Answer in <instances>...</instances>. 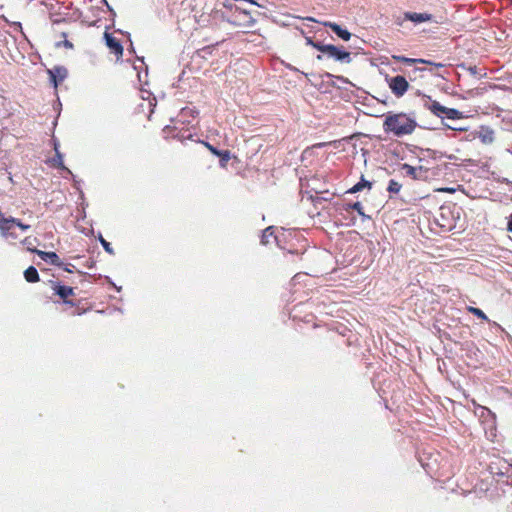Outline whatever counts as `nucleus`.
<instances>
[{
  "instance_id": "15",
  "label": "nucleus",
  "mask_w": 512,
  "mask_h": 512,
  "mask_svg": "<svg viewBox=\"0 0 512 512\" xmlns=\"http://www.w3.org/2000/svg\"><path fill=\"white\" fill-rule=\"evenodd\" d=\"M343 209L345 211H347V212L350 211V210L357 211V213L360 216L365 217L364 209H363V206H362L361 202H354V203L344 204L343 205Z\"/></svg>"
},
{
  "instance_id": "30",
  "label": "nucleus",
  "mask_w": 512,
  "mask_h": 512,
  "mask_svg": "<svg viewBox=\"0 0 512 512\" xmlns=\"http://www.w3.org/2000/svg\"><path fill=\"white\" fill-rule=\"evenodd\" d=\"M424 70H425L424 68H418V67H417V68H415L412 72H413V74L416 76V74H417L418 72H422V71H424Z\"/></svg>"
},
{
  "instance_id": "19",
  "label": "nucleus",
  "mask_w": 512,
  "mask_h": 512,
  "mask_svg": "<svg viewBox=\"0 0 512 512\" xmlns=\"http://www.w3.org/2000/svg\"><path fill=\"white\" fill-rule=\"evenodd\" d=\"M217 156L220 158L219 163L222 168H226L228 161L231 159L229 150H220Z\"/></svg>"
},
{
  "instance_id": "7",
  "label": "nucleus",
  "mask_w": 512,
  "mask_h": 512,
  "mask_svg": "<svg viewBox=\"0 0 512 512\" xmlns=\"http://www.w3.org/2000/svg\"><path fill=\"white\" fill-rule=\"evenodd\" d=\"M29 250L36 253L37 255H39L42 260L49 262L50 264H52L54 266H57V267L63 266V262L61 261L60 257L55 252H45V251L31 249V248H29Z\"/></svg>"
},
{
  "instance_id": "18",
  "label": "nucleus",
  "mask_w": 512,
  "mask_h": 512,
  "mask_svg": "<svg viewBox=\"0 0 512 512\" xmlns=\"http://www.w3.org/2000/svg\"><path fill=\"white\" fill-rule=\"evenodd\" d=\"M271 237L276 238L274 236V228L272 226L267 227L266 229L263 230L261 235V243L263 245L269 244Z\"/></svg>"
},
{
  "instance_id": "25",
  "label": "nucleus",
  "mask_w": 512,
  "mask_h": 512,
  "mask_svg": "<svg viewBox=\"0 0 512 512\" xmlns=\"http://www.w3.org/2000/svg\"><path fill=\"white\" fill-rule=\"evenodd\" d=\"M201 143L213 154V155H216L219 154V151L216 147H214L213 145H211L209 142H206V141H201Z\"/></svg>"
},
{
  "instance_id": "1",
  "label": "nucleus",
  "mask_w": 512,
  "mask_h": 512,
  "mask_svg": "<svg viewBox=\"0 0 512 512\" xmlns=\"http://www.w3.org/2000/svg\"><path fill=\"white\" fill-rule=\"evenodd\" d=\"M418 124L413 114L404 112H389L383 122L385 133L392 134L395 137L411 135L416 130Z\"/></svg>"
},
{
  "instance_id": "5",
  "label": "nucleus",
  "mask_w": 512,
  "mask_h": 512,
  "mask_svg": "<svg viewBox=\"0 0 512 512\" xmlns=\"http://www.w3.org/2000/svg\"><path fill=\"white\" fill-rule=\"evenodd\" d=\"M387 81L391 92L398 98L402 97L409 89V83L404 76L397 75Z\"/></svg>"
},
{
  "instance_id": "29",
  "label": "nucleus",
  "mask_w": 512,
  "mask_h": 512,
  "mask_svg": "<svg viewBox=\"0 0 512 512\" xmlns=\"http://www.w3.org/2000/svg\"><path fill=\"white\" fill-rule=\"evenodd\" d=\"M61 268H62L64 271H66V272L72 273V272L74 271L75 266H74V265H72V264H70V263H68V264H64V263H63V266H62Z\"/></svg>"
},
{
  "instance_id": "6",
  "label": "nucleus",
  "mask_w": 512,
  "mask_h": 512,
  "mask_svg": "<svg viewBox=\"0 0 512 512\" xmlns=\"http://www.w3.org/2000/svg\"><path fill=\"white\" fill-rule=\"evenodd\" d=\"M47 73L49 74L50 81L54 88H57L58 85L66 79L68 70L64 66H55L52 69H49Z\"/></svg>"
},
{
  "instance_id": "16",
  "label": "nucleus",
  "mask_w": 512,
  "mask_h": 512,
  "mask_svg": "<svg viewBox=\"0 0 512 512\" xmlns=\"http://www.w3.org/2000/svg\"><path fill=\"white\" fill-rule=\"evenodd\" d=\"M422 167L416 168L407 163L402 165V170L405 171L406 175L411 177L412 179H418V171H421Z\"/></svg>"
},
{
  "instance_id": "4",
  "label": "nucleus",
  "mask_w": 512,
  "mask_h": 512,
  "mask_svg": "<svg viewBox=\"0 0 512 512\" xmlns=\"http://www.w3.org/2000/svg\"><path fill=\"white\" fill-rule=\"evenodd\" d=\"M104 39L109 52L115 56V61H121L124 49L120 40L116 38L112 33L107 31L104 33Z\"/></svg>"
},
{
  "instance_id": "8",
  "label": "nucleus",
  "mask_w": 512,
  "mask_h": 512,
  "mask_svg": "<svg viewBox=\"0 0 512 512\" xmlns=\"http://www.w3.org/2000/svg\"><path fill=\"white\" fill-rule=\"evenodd\" d=\"M404 20L411 21L419 24L423 22L433 21V15L430 13H417V12H405L403 14Z\"/></svg>"
},
{
  "instance_id": "14",
  "label": "nucleus",
  "mask_w": 512,
  "mask_h": 512,
  "mask_svg": "<svg viewBox=\"0 0 512 512\" xmlns=\"http://www.w3.org/2000/svg\"><path fill=\"white\" fill-rule=\"evenodd\" d=\"M372 187V183L365 180L363 177L361 178V181H359L358 183H356L353 187H351L347 193H351V194H354V193H357L359 191H361L362 189L364 188H368V189H371Z\"/></svg>"
},
{
  "instance_id": "26",
  "label": "nucleus",
  "mask_w": 512,
  "mask_h": 512,
  "mask_svg": "<svg viewBox=\"0 0 512 512\" xmlns=\"http://www.w3.org/2000/svg\"><path fill=\"white\" fill-rule=\"evenodd\" d=\"M306 44L312 46L313 48L318 50V47H323L324 44L320 42H315L311 37H306Z\"/></svg>"
},
{
  "instance_id": "34",
  "label": "nucleus",
  "mask_w": 512,
  "mask_h": 512,
  "mask_svg": "<svg viewBox=\"0 0 512 512\" xmlns=\"http://www.w3.org/2000/svg\"><path fill=\"white\" fill-rule=\"evenodd\" d=\"M317 59H318V60H321V59H322V56H321V55H318V56H317Z\"/></svg>"
},
{
  "instance_id": "23",
  "label": "nucleus",
  "mask_w": 512,
  "mask_h": 512,
  "mask_svg": "<svg viewBox=\"0 0 512 512\" xmlns=\"http://www.w3.org/2000/svg\"><path fill=\"white\" fill-rule=\"evenodd\" d=\"M61 37L64 38V40L62 42H58L57 43V46H61L63 45L65 48L67 49H72L73 48V44L72 42H70L69 40H67V33L66 32H62L61 34Z\"/></svg>"
},
{
  "instance_id": "3",
  "label": "nucleus",
  "mask_w": 512,
  "mask_h": 512,
  "mask_svg": "<svg viewBox=\"0 0 512 512\" xmlns=\"http://www.w3.org/2000/svg\"><path fill=\"white\" fill-rule=\"evenodd\" d=\"M318 51L328 55V57L336 61L349 63L351 61L350 53L342 50L335 45L324 44L323 47H318Z\"/></svg>"
},
{
  "instance_id": "13",
  "label": "nucleus",
  "mask_w": 512,
  "mask_h": 512,
  "mask_svg": "<svg viewBox=\"0 0 512 512\" xmlns=\"http://www.w3.org/2000/svg\"><path fill=\"white\" fill-rule=\"evenodd\" d=\"M24 278L29 283H36L40 280L38 271L34 266H29L24 271Z\"/></svg>"
},
{
  "instance_id": "32",
  "label": "nucleus",
  "mask_w": 512,
  "mask_h": 512,
  "mask_svg": "<svg viewBox=\"0 0 512 512\" xmlns=\"http://www.w3.org/2000/svg\"><path fill=\"white\" fill-rule=\"evenodd\" d=\"M440 191H444V192H453L454 190L451 189V188H443V189H440Z\"/></svg>"
},
{
  "instance_id": "31",
  "label": "nucleus",
  "mask_w": 512,
  "mask_h": 512,
  "mask_svg": "<svg viewBox=\"0 0 512 512\" xmlns=\"http://www.w3.org/2000/svg\"><path fill=\"white\" fill-rule=\"evenodd\" d=\"M507 229H508V231L512 232V216H511V218H510V220L508 222Z\"/></svg>"
},
{
  "instance_id": "33",
  "label": "nucleus",
  "mask_w": 512,
  "mask_h": 512,
  "mask_svg": "<svg viewBox=\"0 0 512 512\" xmlns=\"http://www.w3.org/2000/svg\"><path fill=\"white\" fill-rule=\"evenodd\" d=\"M306 20L311 21V22H316V20L313 17H307Z\"/></svg>"
},
{
  "instance_id": "22",
  "label": "nucleus",
  "mask_w": 512,
  "mask_h": 512,
  "mask_svg": "<svg viewBox=\"0 0 512 512\" xmlns=\"http://www.w3.org/2000/svg\"><path fill=\"white\" fill-rule=\"evenodd\" d=\"M402 184L398 181L391 179L388 183L387 191L391 194H397L400 192Z\"/></svg>"
},
{
  "instance_id": "11",
  "label": "nucleus",
  "mask_w": 512,
  "mask_h": 512,
  "mask_svg": "<svg viewBox=\"0 0 512 512\" xmlns=\"http://www.w3.org/2000/svg\"><path fill=\"white\" fill-rule=\"evenodd\" d=\"M323 25L325 27H329L338 37L343 39L344 41H348L351 38V33L343 29L340 25L334 23V22H323Z\"/></svg>"
},
{
  "instance_id": "2",
  "label": "nucleus",
  "mask_w": 512,
  "mask_h": 512,
  "mask_svg": "<svg viewBox=\"0 0 512 512\" xmlns=\"http://www.w3.org/2000/svg\"><path fill=\"white\" fill-rule=\"evenodd\" d=\"M52 290L55 295L59 296L63 303V311L71 316L82 315L85 309L79 307V305L71 298L75 296L74 288L65 286L59 282H53Z\"/></svg>"
},
{
  "instance_id": "20",
  "label": "nucleus",
  "mask_w": 512,
  "mask_h": 512,
  "mask_svg": "<svg viewBox=\"0 0 512 512\" xmlns=\"http://www.w3.org/2000/svg\"><path fill=\"white\" fill-rule=\"evenodd\" d=\"M173 138L184 142L185 140H191L193 138V134L190 130H180L175 135H173Z\"/></svg>"
},
{
  "instance_id": "21",
  "label": "nucleus",
  "mask_w": 512,
  "mask_h": 512,
  "mask_svg": "<svg viewBox=\"0 0 512 512\" xmlns=\"http://www.w3.org/2000/svg\"><path fill=\"white\" fill-rule=\"evenodd\" d=\"M466 309L469 313L473 314L477 318H479L483 321L489 322L487 315L481 309L473 307V306H468Z\"/></svg>"
},
{
  "instance_id": "10",
  "label": "nucleus",
  "mask_w": 512,
  "mask_h": 512,
  "mask_svg": "<svg viewBox=\"0 0 512 512\" xmlns=\"http://www.w3.org/2000/svg\"><path fill=\"white\" fill-rule=\"evenodd\" d=\"M424 107L432 112L435 116L441 117L445 111V106H442L438 101L432 100L430 96H424Z\"/></svg>"
},
{
  "instance_id": "17",
  "label": "nucleus",
  "mask_w": 512,
  "mask_h": 512,
  "mask_svg": "<svg viewBox=\"0 0 512 512\" xmlns=\"http://www.w3.org/2000/svg\"><path fill=\"white\" fill-rule=\"evenodd\" d=\"M443 114H445L447 118L453 119V120L464 118L463 113L454 108L445 107V111L443 112Z\"/></svg>"
},
{
  "instance_id": "12",
  "label": "nucleus",
  "mask_w": 512,
  "mask_h": 512,
  "mask_svg": "<svg viewBox=\"0 0 512 512\" xmlns=\"http://www.w3.org/2000/svg\"><path fill=\"white\" fill-rule=\"evenodd\" d=\"M13 222L15 221V218L13 217H1L0 218V232L3 236H7L8 231L12 228Z\"/></svg>"
},
{
  "instance_id": "24",
  "label": "nucleus",
  "mask_w": 512,
  "mask_h": 512,
  "mask_svg": "<svg viewBox=\"0 0 512 512\" xmlns=\"http://www.w3.org/2000/svg\"><path fill=\"white\" fill-rule=\"evenodd\" d=\"M55 150H56V157L53 159V161L56 163L55 165H57V167L64 168L62 155H61V153L58 152L57 149H55Z\"/></svg>"
},
{
  "instance_id": "27",
  "label": "nucleus",
  "mask_w": 512,
  "mask_h": 512,
  "mask_svg": "<svg viewBox=\"0 0 512 512\" xmlns=\"http://www.w3.org/2000/svg\"><path fill=\"white\" fill-rule=\"evenodd\" d=\"M101 244L106 252H108L109 254H114L113 248L111 247L109 242H107L105 239L101 238Z\"/></svg>"
},
{
  "instance_id": "9",
  "label": "nucleus",
  "mask_w": 512,
  "mask_h": 512,
  "mask_svg": "<svg viewBox=\"0 0 512 512\" xmlns=\"http://www.w3.org/2000/svg\"><path fill=\"white\" fill-rule=\"evenodd\" d=\"M392 59L396 62H401V63L407 64V65H412L415 63H422V64H427V65H433L435 67H443V64H441V63H434L432 61L425 60V59L408 58V57L402 56V55H393Z\"/></svg>"
},
{
  "instance_id": "35",
  "label": "nucleus",
  "mask_w": 512,
  "mask_h": 512,
  "mask_svg": "<svg viewBox=\"0 0 512 512\" xmlns=\"http://www.w3.org/2000/svg\"><path fill=\"white\" fill-rule=\"evenodd\" d=\"M509 1H510V3L512 4V0H509Z\"/></svg>"
},
{
  "instance_id": "28",
  "label": "nucleus",
  "mask_w": 512,
  "mask_h": 512,
  "mask_svg": "<svg viewBox=\"0 0 512 512\" xmlns=\"http://www.w3.org/2000/svg\"><path fill=\"white\" fill-rule=\"evenodd\" d=\"M16 222H13V225L18 226L21 230H28L30 225L22 223L19 219L15 218Z\"/></svg>"
}]
</instances>
